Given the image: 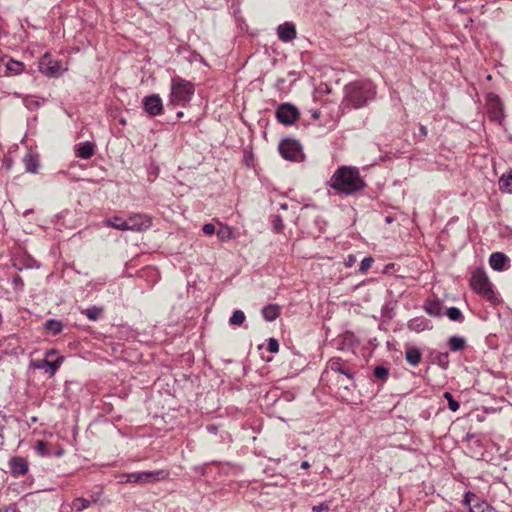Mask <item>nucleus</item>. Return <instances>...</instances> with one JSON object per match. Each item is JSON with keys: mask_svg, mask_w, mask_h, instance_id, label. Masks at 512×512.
Returning <instances> with one entry per match:
<instances>
[{"mask_svg": "<svg viewBox=\"0 0 512 512\" xmlns=\"http://www.w3.org/2000/svg\"><path fill=\"white\" fill-rule=\"evenodd\" d=\"M278 149L282 157L286 160L298 161L303 156L299 142L293 139L282 140Z\"/></svg>", "mask_w": 512, "mask_h": 512, "instance_id": "obj_8", "label": "nucleus"}, {"mask_svg": "<svg viewBox=\"0 0 512 512\" xmlns=\"http://www.w3.org/2000/svg\"><path fill=\"white\" fill-rule=\"evenodd\" d=\"M24 164L27 172L37 173L39 161L35 155L27 154L24 158Z\"/></svg>", "mask_w": 512, "mask_h": 512, "instance_id": "obj_22", "label": "nucleus"}, {"mask_svg": "<svg viewBox=\"0 0 512 512\" xmlns=\"http://www.w3.org/2000/svg\"><path fill=\"white\" fill-rule=\"evenodd\" d=\"M278 226H282V223H276L275 228L278 229Z\"/></svg>", "mask_w": 512, "mask_h": 512, "instance_id": "obj_51", "label": "nucleus"}, {"mask_svg": "<svg viewBox=\"0 0 512 512\" xmlns=\"http://www.w3.org/2000/svg\"><path fill=\"white\" fill-rule=\"evenodd\" d=\"M91 501L88 499L78 497L72 501V508L77 512H81L90 506Z\"/></svg>", "mask_w": 512, "mask_h": 512, "instance_id": "obj_28", "label": "nucleus"}, {"mask_svg": "<svg viewBox=\"0 0 512 512\" xmlns=\"http://www.w3.org/2000/svg\"><path fill=\"white\" fill-rule=\"evenodd\" d=\"M463 503L469 507V512H496L491 505L470 491L465 493Z\"/></svg>", "mask_w": 512, "mask_h": 512, "instance_id": "obj_9", "label": "nucleus"}, {"mask_svg": "<svg viewBox=\"0 0 512 512\" xmlns=\"http://www.w3.org/2000/svg\"><path fill=\"white\" fill-rule=\"evenodd\" d=\"M56 355V350H49L42 359L32 360L30 366L34 369L44 370L50 377L54 376L63 362V357L59 356L55 360L49 358Z\"/></svg>", "mask_w": 512, "mask_h": 512, "instance_id": "obj_6", "label": "nucleus"}, {"mask_svg": "<svg viewBox=\"0 0 512 512\" xmlns=\"http://www.w3.org/2000/svg\"><path fill=\"white\" fill-rule=\"evenodd\" d=\"M101 492L95 493L92 495V502H97L100 498Z\"/></svg>", "mask_w": 512, "mask_h": 512, "instance_id": "obj_43", "label": "nucleus"}, {"mask_svg": "<svg viewBox=\"0 0 512 512\" xmlns=\"http://www.w3.org/2000/svg\"><path fill=\"white\" fill-rule=\"evenodd\" d=\"M389 375V371L384 366H377L374 369V376L380 380H386Z\"/></svg>", "mask_w": 512, "mask_h": 512, "instance_id": "obj_34", "label": "nucleus"}, {"mask_svg": "<svg viewBox=\"0 0 512 512\" xmlns=\"http://www.w3.org/2000/svg\"><path fill=\"white\" fill-rule=\"evenodd\" d=\"M143 106L145 111L151 116L161 114L163 109L162 100L158 95H150L145 97L143 99Z\"/></svg>", "mask_w": 512, "mask_h": 512, "instance_id": "obj_11", "label": "nucleus"}, {"mask_svg": "<svg viewBox=\"0 0 512 512\" xmlns=\"http://www.w3.org/2000/svg\"><path fill=\"white\" fill-rule=\"evenodd\" d=\"M119 483H140L139 472L122 474Z\"/></svg>", "mask_w": 512, "mask_h": 512, "instance_id": "obj_30", "label": "nucleus"}, {"mask_svg": "<svg viewBox=\"0 0 512 512\" xmlns=\"http://www.w3.org/2000/svg\"><path fill=\"white\" fill-rule=\"evenodd\" d=\"M225 230H226V237H229L230 236V229L226 226Z\"/></svg>", "mask_w": 512, "mask_h": 512, "instance_id": "obj_48", "label": "nucleus"}, {"mask_svg": "<svg viewBox=\"0 0 512 512\" xmlns=\"http://www.w3.org/2000/svg\"><path fill=\"white\" fill-rule=\"evenodd\" d=\"M465 340L462 337L453 336L449 340V346L452 351H460L465 347Z\"/></svg>", "mask_w": 512, "mask_h": 512, "instance_id": "obj_27", "label": "nucleus"}, {"mask_svg": "<svg viewBox=\"0 0 512 512\" xmlns=\"http://www.w3.org/2000/svg\"><path fill=\"white\" fill-rule=\"evenodd\" d=\"M488 99H489L490 109H493L495 114L501 113L502 107H501L500 98L497 95L491 94V95H489Z\"/></svg>", "mask_w": 512, "mask_h": 512, "instance_id": "obj_31", "label": "nucleus"}, {"mask_svg": "<svg viewBox=\"0 0 512 512\" xmlns=\"http://www.w3.org/2000/svg\"><path fill=\"white\" fill-rule=\"evenodd\" d=\"M312 117L314 119H318L320 117V111H318V110L314 111L313 114H312Z\"/></svg>", "mask_w": 512, "mask_h": 512, "instance_id": "obj_46", "label": "nucleus"}, {"mask_svg": "<svg viewBox=\"0 0 512 512\" xmlns=\"http://www.w3.org/2000/svg\"><path fill=\"white\" fill-rule=\"evenodd\" d=\"M207 429L211 432H215L216 431V427H214L213 425H208L207 426Z\"/></svg>", "mask_w": 512, "mask_h": 512, "instance_id": "obj_47", "label": "nucleus"}, {"mask_svg": "<svg viewBox=\"0 0 512 512\" xmlns=\"http://www.w3.org/2000/svg\"><path fill=\"white\" fill-rule=\"evenodd\" d=\"M194 94V85L180 77L172 78L170 102L173 105L185 106Z\"/></svg>", "mask_w": 512, "mask_h": 512, "instance_id": "obj_3", "label": "nucleus"}, {"mask_svg": "<svg viewBox=\"0 0 512 512\" xmlns=\"http://www.w3.org/2000/svg\"><path fill=\"white\" fill-rule=\"evenodd\" d=\"M38 68L43 75L49 78H57L68 69L61 61L54 59L50 53H45L40 58Z\"/></svg>", "mask_w": 512, "mask_h": 512, "instance_id": "obj_4", "label": "nucleus"}, {"mask_svg": "<svg viewBox=\"0 0 512 512\" xmlns=\"http://www.w3.org/2000/svg\"><path fill=\"white\" fill-rule=\"evenodd\" d=\"M280 314V308L276 304H269L262 308V315L267 321H274Z\"/></svg>", "mask_w": 512, "mask_h": 512, "instance_id": "obj_20", "label": "nucleus"}, {"mask_svg": "<svg viewBox=\"0 0 512 512\" xmlns=\"http://www.w3.org/2000/svg\"><path fill=\"white\" fill-rule=\"evenodd\" d=\"M94 153V144L89 141L80 143L76 150L77 157L82 159H89L94 155Z\"/></svg>", "mask_w": 512, "mask_h": 512, "instance_id": "obj_17", "label": "nucleus"}, {"mask_svg": "<svg viewBox=\"0 0 512 512\" xmlns=\"http://www.w3.org/2000/svg\"><path fill=\"white\" fill-rule=\"evenodd\" d=\"M169 473L164 470H157L152 472H139L140 483H152L166 479Z\"/></svg>", "mask_w": 512, "mask_h": 512, "instance_id": "obj_13", "label": "nucleus"}, {"mask_svg": "<svg viewBox=\"0 0 512 512\" xmlns=\"http://www.w3.org/2000/svg\"><path fill=\"white\" fill-rule=\"evenodd\" d=\"M182 116H183V112H178V113H177V117H179V118H180V117H182Z\"/></svg>", "mask_w": 512, "mask_h": 512, "instance_id": "obj_49", "label": "nucleus"}, {"mask_svg": "<svg viewBox=\"0 0 512 512\" xmlns=\"http://www.w3.org/2000/svg\"><path fill=\"white\" fill-rule=\"evenodd\" d=\"M278 226H282V223H276L275 228L278 229Z\"/></svg>", "mask_w": 512, "mask_h": 512, "instance_id": "obj_52", "label": "nucleus"}, {"mask_svg": "<svg viewBox=\"0 0 512 512\" xmlns=\"http://www.w3.org/2000/svg\"><path fill=\"white\" fill-rule=\"evenodd\" d=\"M329 186L339 194L352 195L365 187L360 172L355 167H339L332 175Z\"/></svg>", "mask_w": 512, "mask_h": 512, "instance_id": "obj_1", "label": "nucleus"}, {"mask_svg": "<svg viewBox=\"0 0 512 512\" xmlns=\"http://www.w3.org/2000/svg\"><path fill=\"white\" fill-rule=\"evenodd\" d=\"M329 505L327 503H321L320 505L313 506L312 512H328Z\"/></svg>", "mask_w": 512, "mask_h": 512, "instance_id": "obj_39", "label": "nucleus"}, {"mask_svg": "<svg viewBox=\"0 0 512 512\" xmlns=\"http://www.w3.org/2000/svg\"><path fill=\"white\" fill-rule=\"evenodd\" d=\"M437 363L444 369L448 367V353H438L437 354Z\"/></svg>", "mask_w": 512, "mask_h": 512, "instance_id": "obj_37", "label": "nucleus"}, {"mask_svg": "<svg viewBox=\"0 0 512 512\" xmlns=\"http://www.w3.org/2000/svg\"><path fill=\"white\" fill-rule=\"evenodd\" d=\"M471 287L472 289L484 297L485 299L491 301L495 298L494 291L492 289V285L487 277L486 273L482 270H476L471 278Z\"/></svg>", "mask_w": 512, "mask_h": 512, "instance_id": "obj_5", "label": "nucleus"}, {"mask_svg": "<svg viewBox=\"0 0 512 512\" xmlns=\"http://www.w3.org/2000/svg\"><path fill=\"white\" fill-rule=\"evenodd\" d=\"M374 263V259L372 257H365L360 264L359 271L361 273H366L368 269L371 268L372 264Z\"/></svg>", "mask_w": 512, "mask_h": 512, "instance_id": "obj_35", "label": "nucleus"}, {"mask_svg": "<svg viewBox=\"0 0 512 512\" xmlns=\"http://www.w3.org/2000/svg\"><path fill=\"white\" fill-rule=\"evenodd\" d=\"M35 449L37 450V452L41 455H47L49 453L48 451V443L42 441V440H38L35 444Z\"/></svg>", "mask_w": 512, "mask_h": 512, "instance_id": "obj_36", "label": "nucleus"}, {"mask_svg": "<svg viewBox=\"0 0 512 512\" xmlns=\"http://www.w3.org/2000/svg\"><path fill=\"white\" fill-rule=\"evenodd\" d=\"M206 235H212L215 232V226L212 223H207L202 228Z\"/></svg>", "mask_w": 512, "mask_h": 512, "instance_id": "obj_40", "label": "nucleus"}, {"mask_svg": "<svg viewBox=\"0 0 512 512\" xmlns=\"http://www.w3.org/2000/svg\"><path fill=\"white\" fill-rule=\"evenodd\" d=\"M127 231L140 232L151 226V218L145 214H131L126 220Z\"/></svg>", "mask_w": 512, "mask_h": 512, "instance_id": "obj_10", "label": "nucleus"}, {"mask_svg": "<svg viewBox=\"0 0 512 512\" xmlns=\"http://www.w3.org/2000/svg\"><path fill=\"white\" fill-rule=\"evenodd\" d=\"M278 226H282V223H276L275 228L278 229Z\"/></svg>", "mask_w": 512, "mask_h": 512, "instance_id": "obj_50", "label": "nucleus"}, {"mask_svg": "<svg viewBox=\"0 0 512 512\" xmlns=\"http://www.w3.org/2000/svg\"><path fill=\"white\" fill-rule=\"evenodd\" d=\"M447 316L452 321H462L463 315L462 312L457 307H450L447 310Z\"/></svg>", "mask_w": 512, "mask_h": 512, "instance_id": "obj_32", "label": "nucleus"}, {"mask_svg": "<svg viewBox=\"0 0 512 512\" xmlns=\"http://www.w3.org/2000/svg\"><path fill=\"white\" fill-rule=\"evenodd\" d=\"M420 134L425 137L427 135V128L423 125L420 126Z\"/></svg>", "mask_w": 512, "mask_h": 512, "instance_id": "obj_42", "label": "nucleus"}, {"mask_svg": "<svg viewBox=\"0 0 512 512\" xmlns=\"http://www.w3.org/2000/svg\"><path fill=\"white\" fill-rule=\"evenodd\" d=\"M444 398L447 400L448 402V406H449V409L453 412H456L460 405L459 403L453 398V395L450 393V392H445L444 393Z\"/></svg>", "mask_w": 512, "mask_h": 512, "instance_id": "obj_33", "label": "nucleus"}, {"mask_svg": "<svg viewBox=\"0 0 512 512\" xmlns=\"http://www.w3.org/2000/svg\"><path fill=\"white\" fill-rule=\"evenodd\" d=\"M0 512H18V511L14 508H6V509H0Z\"/></svg>", "mask_w": 512, "mask_h": 512, "instance_id": "obj_45", "label": "nucleus"}, {"mask_svg": "<svg viewBox=\"0 0 512 512\" xmlns=\"http://www.w3.org/2000/svg\"><path fill=\"white\" fill-rule=\"evenodd\" d=\"M507 262L508 257L502 252H494L489 258L490 266L497 271L503 270Z\"/></svg>", "mask_w": 512, "mask_h": 512, "instance_id": "obj_16", "label": "nucleus"}, {"mask_svg": "<svg viewBox=\"0 0 512 512\" xmlns=\"http://www.w3.org/2000/svg\"><path fill=\"white\" fill-rule=\"evenodd\" d=\"M275 116L279 123L288 126L299 119L300 112L296 106L290 103H282L277 107Z\"/></svg>", "mask_w": 512, "mask_h": 512, "instance_id": "obj_7", "label": "nucleus"}, {"mask_svg": "<svg viewBox=\"0 0 512 512\" xmlns=\"http://www.w3.org/2000/svg\"><path fill=\"white\" fill-rule=\"evenodd\" d=\"M499 188L503 192L512 193V172L500 177Z\"/></svg>", "mask_w": 512, "mask_h": 512, "instance_id": "obj_23", "label": "nucleus"}, {"mask_svg": "<svg viewBox=\"0 0 512 512\" xmlns=\"http://www.w3.org/2000/svg\"><path fill=\"white\" fill-rule=\"evenodd\" d=\"M309 467H310L309 462H307V461H303V462L301 463V468H302V469H308Z\"/></svg>", "mask_w": 512, "mask_h": 512, "instance_id": "obj_44", "label": "nucleus"}, {"mask_svg": "<svg viewBox=\"0 0 512 512\" xmlns=\"http://www.w3.org/2000/svg\"><path fill=\"white\" fill-rule=\"evenodd\" d=\"M424 310L430 316L438 317L442 315V304L438 299L427 300Z\"/></svg>", "mask_w": 512, "mask_h": 512, "instance_id": "obj_18", "label": "nucleus"}, {"mask_svg": "<svg viewBox=\"0 0 512 512\" xmlns=\"http://www.w3.org/2000/svg\"><path fill=\"white\" fill-rule=\"evenodd\" d=\"M277 34L279 39L283 42L292 41L297 34L295 25L290 22L281 24L277 28Z\"/></svg>", "mask_w": 512, "mask_h": 512, "instance_id": "obj_12", "label": "nucleus"}, {"mask_svg": "<svg viewBox=\"0 0 512 512\" xmlns=\"http://www.w3.org/2000/svg\"><path fill=\"white\" fill-rule=\"evenodd\" d=\"M345 101L353 108H360L373 99L376 90L371 81H355L344 88Z\"/></svg>", "mask_w": 512, "mask_h": 512, "instance_id": "obj_2", "label": "nucleus"}, {"mask_svg": "<svg viewBox=\"0 0 512 512\" xmlns=\"http://www.w3.org/2000/svg\"><path fill=\"white\" fill-rule=\"evenodd\" d=\"M6 69L11 74L18 75L23 72L24 64L20 61L10 59L6 64Z\"/></svg>", "mask_w": 512, "mask_h": 512, "instance_id": "obj_25", "label": "nucleus"}, {"mask_svg": "<svg viewBox=\"0 0 512 512\" xmlns=\"http://www.w3.org/2000/svg\"><path fill=\"white\" fill-rule=\"evenodd\" d=\"M329 368L331 369V371L341 373L345 375L348 379L353 380L354 372L351 369L347 368L340 358L330 360Z\"/></svg>", "mask_w": 512, "mask_h": 512, "instance_id": "obj_14", "label": "nucleus"}, {"mask_svg": "<svg viewBox=\"0 0 512 512\" xmlns=\"http://www.w3.org/2000/svg\"><path fill=\"white\" fill-rule=\"evenodd\" d=\"M245 314L241 310H237L233 313V315L229 319V323L231 325L240 326L245 321Z\"/></svg>", "mask_w": 512, "mask_h": 512, "instance_id": "obj_29", "label": "nucleus"}, {"mask_svg": "<svg viewBox=\"0 0 512 512\" xmlns=\"http://www.w3.org/2000/svg\"><path fill=\"white\" fill-rule=\"evenodd\" d=\"M421 358L422 353L416 347H410L405 352V359L412 366H417L421 362Z\"/></svg>", "mask_w": 512, "mask_h": 512, "instance_id": "obj_19", "label": "nucleus"}, {"mask_svg": "<svg viewBox=\"0 0 512 512\" xmlns=\"http://www.w3.org/2000/svg\"><path fill=\"white\" fill-rule=\"evenodd\" d=\"M45 328L49 332H51L53 335H57V334L61 333V331L63 330V324H62V322H60L56 319H49L45 323Z\"/></svg>", "mask_w": 512, "mask_h": 512, "instance_id": "obj_26", "label": "nucleus"}, {"mask_svg": "<svg viewBox=\"0 0 512 512\" xmlns=\"http://www.w3.org/2000/svg\"><path fill=\"white\" fill-rule=\"evenodd\" d=\"M104 225L120 231H127L126 220L118 216H114L110 219H107L106 221H104Z\"/></svg>", "mask_w": 512, "mask_h": 512, "instance_id": "obj_21", "label": "nucleus"}, {"mask_svg": "<svg viewBox=\"0 0 512 512\" xmlns=\"http://www.w3.org/2000/svg\"><path fill=\"white\" fill-rule=\"evenodd\" d=\"M81 313L84 314L89 320L96 321L101 317L103 308L93 306L91 308L82 310Z\"/></svg>", "mask_w": 512, "mask_h": 512, "instance_id": "obj_24", "label": "nucleus"}, {"mask_svg": "<svg viewBox=\"0 0 512 512\" xmlns=\"http://www.w3.org/2000/svg\"><path fill=\"white\" fill-rule=\"evenodd\" d=\"M10 469L14 475H24L28 471L27 461L22 457H14L10 461Z\"/></svg>", "mask_w": 512, "mask_h": 512, "instance_id": "obj_15", "label": "nucleus"}, {"mask_svg": "<svg viewBox=\"0 0 512 512\" xmlns=\"http://www.w3.org/2000/svg\"><path fill=\"white\" fill-rule=\"evenodd\" d=\"M356 262V256L354 255H348L347 259L345 260L346 267H352L354 263Z\"/></svg>", "mask_w": 512, "mask_h": 512, "instance_id": "obj_41", "label": "nucleus"}, {"mask_svg": "<svg viewBox=\"0 0 512 512\" xmlns=\"http://www.w3.org/2000/svg\"><path fill=\"white\" fill-rule=\"evenodd\" d=\"M267 349L271 353H277L279 351V343L276 339L270 338L268 341Z\"/></svg>", "mask_w": 512, "mask_h": 512, "instance_id": "obj_38", "label": "nucleus"}]
</instances>
